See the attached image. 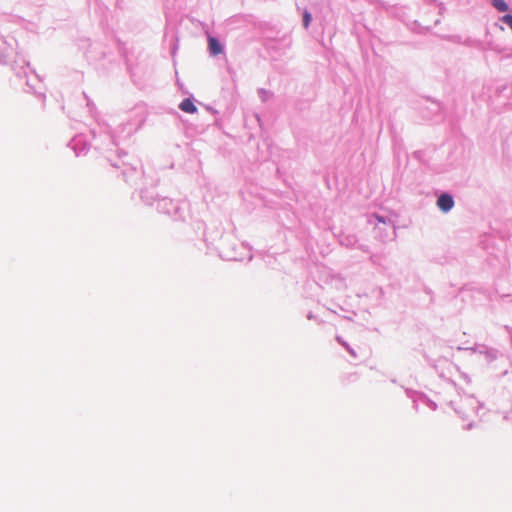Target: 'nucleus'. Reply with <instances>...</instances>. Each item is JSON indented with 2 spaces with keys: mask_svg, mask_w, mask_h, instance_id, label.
I'll return each mask as SVG.
<instances>
[{
  "mask_svg": "<svg viewBox=\"0 0 512 512\" xmlns=\"http://www.w3.org/2000/svg\"><path fill=\"white\" fill-rule=\"evenodd\" d=\"M437 206L443 212H448L454 206L453 198L449 194H442L437 200Z\"/></svg>",
  "mask_w": 512,
  "mask_h": 512,
  "instance_id": "obj_1",
  "label": "nucleus"
},
{
  "mask_svg": "<svg viewBox=\"0 0 512 512\" xmlns=\"http://www.w3.org/2000/svg\"><path fill=\"white\" fill-rule=\"evenodd\" d=\"M208 44H209V52L211 55L215 56V55L222 53V50H223L222 46L216 38L209 37Z\"/></svg>",
  "mask_w": 512,
  "mask_h": 512,
  "instance_id": "obj_2",
  "label": "nucleus"
},
{
  "mask_svg": "<svg viewBox=\"0 0 512 512\" xmlns=\"http://www.w3.org/2000/svg\"><path fill=\"white\" fill-rule=\"evenodd\" d=\"M179 108L186 113H195L197 111L194 103L188 98L180 103Z\"/></svg>",
  "mask_w": 512,
  "mask_h": 512,
  "instance_id": "obj_3",
  "label": "nucleus"
},
{
  "mask_svg": "<svg viewBox=\"0 0 512 512\" xmlns=\"http://www.w3.org/2000/svg\"><path fill=\"white\" fill-rule=\"evenodd\" d=\"M492 5L499 11V12H506L509 7L505 0H491Z\"/></svg>",
  "mask_w": 512,
  "mask_h": 512,
  "instance_id": "obj_4",
  "label": "nucleus"
},
{
  "mask_svg": "<svg viewBox=\"0 0 512 512\" xmlns=\"http://www.w3.org/2000/svg\"><path fill=\"white\" fill-rule=\"evenodd\" d=\"M303 22L305 28H307L311 22V14L307 11L303 15Z\"/></svg>",
  "mask_w": 512,
  "mask_h": 512,
  "instance_id": "obj_5",
  "label": "nucleus"
},
{
  "mask_svg": "<svg viewBox=\"0 0 512 512\" xmlns=\"http://www.w3.org/2000/svg\"><path fill=\"white\" fill-rule=\"evenodd\" d=\"M502 21L512 29V15L507 14L503 16Z\"/></svg>",
  "mask_w": 512,
  "mask_h": 512,
  "instance_id": "obj_6",
  "label": "nucleus"
}]
</instances>
